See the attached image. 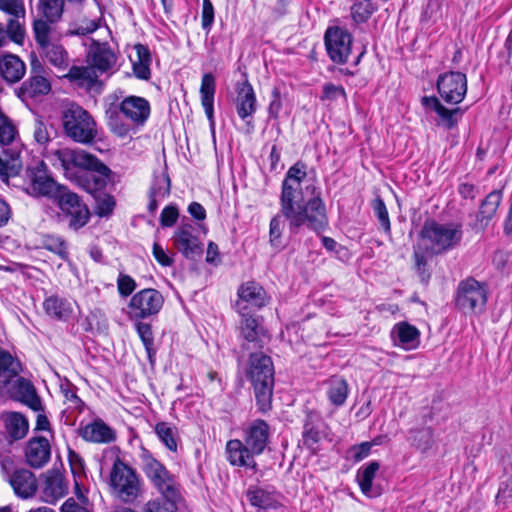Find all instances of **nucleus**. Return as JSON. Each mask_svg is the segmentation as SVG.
Here are the masks:
<instances>
[{
  "label": "nucleus",
  "mask_w": 512,
  "mask_h": 512,
  "mask_svg": "<svg viewBox=\"0 0 512 512\" xmlns=\"http://www.w3.org/2000/svg\"><path fill=\"white\" fill-rule=\"evenodd\" d=\"M65 0H39L38 12L50 23H57L63 15Z\"/></svg>",
  "instance_id": "nucleus-37"
},
{
  "label": "nucleus",
  "mask_w": 512,
  "mask_h": 512,
  "mask_svg": "<svg viewBox=\"0 0 512 512\" xmlns=\"http://www.w3.org/2000/svg\"><path fill=\"white\" fill-rule=\"evenodd\" d=\"M285 220L288 222L280 206V212L271 219L269 226V241L273 247L278 248L282 245L281 237L285 227Z\"/></svg>",
  "instance_id": "nucleus-43"
},
{
  "label": "nucleus",
  "mask_w": 512,
  "mask_h": 512,
  "mask_svg": "<svg viewBox=\"0 0 512 512\" xmlns=\"http://www.w3.org/2000/svg\"><path fill=\"white\" fill-rule=\"evenodd\" d=\"M462 234L461 226L441 224L434 220L426 221L421 230V237L433 254H440L457 246Z\"/></svg>",
  "instance_id": "nucleus-8"
},
{
  "label": "nucleus",
  "mask_w": 512,
  "mask_h": 512,
  "mask_svg": "<svg viewBox=\"0 0 512 512\" xmlns=\"http://www.w3.org/2000/svg\"><path fill=\"white\" fill-rule=\"evenodd\" d=\"M21 371L20 362L9 352L0 348V379L3 383H8L16 377Z\"/></svg>",
  "instance_id": "nucleus-39"
},
{
  "label": "nucleus",
  "mask_w": 512,
  "mask_h": 512,
  "mask_svg": "<svg viewBox=\"0 0 512 512\" xmlns=\"http://www.w3.org/2000/svg\"><path fill=\"white\" fill-rule=\"evenodd\" d=\"M373 210L374 213L382 227V229L389 233L391 230V224L389 219V214L386 208L384 201L381 198H377L373 202Z\"/></svg>",
  "instance_id": "nucleus-55"
},
{
  "label": "nucleus",
  "mask_w": 512,
  "mask_h": 512,
  "mask_svg": "<svg viewBox=\"0 0 512 512\" xmlns=\"http://www.w3.org/2000/svg\"><path fill=\"white\" fill-rule=\"evenodd\" d=\"M487 301L486 290H458L456 306L463 311L481 310Z\"/></svg>",
  "instance_id": "nucleus-27"
},
{
  "label": "nucleus",
  "mask_w": 512,
  "mask_h": 512,
  "mask_svg": "<svg viewBox=\"0 0 512 512\" xmlns=\"http://www.w3.org/2000/svg\"><path fill=\"white\" fill-rule=\"evenodd\" d=\"M50 22L44 18L36 19L33 22V33L35 37V41L38 44L39 48L44 47L45 45L51 43L50 34L51 27Z\"/></svg>",
  "instance_id": "nucleus-48"
},
{
  "label": "nucleus",
  "mask_w": 512,
  "mask_h": 512,
  "mask_svg": "<svg viewBox=\"0 0 512 512\" xmlns=\"http://www.w3.org/2000/svg\"><path fill=\"white\" fill-rule=\"evenodd\" d=\"M49 158L53 166L61 168L71 180H75L81 170L96 163V156L82 149H57L50 153Z\"/></svg>",
  "instance_id": "nucleus-9"
},
{
  "label": "nucleus",
  "mask_w": 512,
  "mask_h": 512,
  "mask_svg": "<svg viewBox=\"0 0 512 512\" xmlns=\"http://www.w3.org/2000/svg\"><path fill=\"white\" fill-rule=\"evenodd\" d=\"M88 324L90 326V329H96L100 333H104L108 329V322L107 319L102 317L101 313L99 311L92 312L87 317Z\"/></svg>",
  "instance_id": "nucleus-63"
},
{
  "label": "nucleus",
  "mask_w": 512,
  "mask_h": 512,
  "mask_svg": "<svg viewBox=\"0 0 512 512\" xmlns=\"http://www.w3.org/2000/svg\"><path fill=\"white\" fill-rule=\"evenodd\" d=\"M79 434L85 441L92 443H111L116 439L115 431L101 419L80 428Z\"/></svg>",
  "instance_id": "nucleus-22"
},
{
  "label": "nucleus",
  "mask_w": 512,
  "mask_h": 512,
  "mask_svg": "<svg viewBox=\"0 0 512 512\" xmlns=\"http://www.w3.org/2000/svg\"><path fill=\"white\" fill-rule=\"evenodd\" d=\"M62 123L65 134L75 142L88 144L97 136L96 122L78 105H71L63 112Z\"/></svg>",
  "instance_id": "nucleus-6"
},
{
  "label": "nucleus",
  "mask_w": 512,
  "mask_h": 512,
  "mask_svg": "<svg viewBox=\"0 0 512 512\" xmlns=\"http://www.w3.org/2000/svg\"><path fill=\"white\" fill-rule=\"evenodd\" d=\"M117 57L108 43L93 41L87 54V66H72L65 75L80 86L93 87L100 74L109 72L116 64Z\"/></svg>",
  "instance_id": "nucleus-3"
},
{
  "label": "nucleus",
  "mask_w": 512,
  "mask_h": 512,
  "mask_svg": "<svg viewBox=\"0 0 512 512\" xmlns=\"http://www.w3.org/2000/svg\"><path fill=\"white\" fill-rule=\"evenodd\" d=\"M141 459L143 471L150 481L167 470L163 464L147 451L142 454Z\"/></svg>",
  "instance_id": "nucleus-47"
},
{
  "label": "nucleus",
  "mask_w": 512,
  "mask_h": 512,
  "mask_svg": "<svg viewBox=\"0 0 512 512\" xmlns=\"http://www.w3.org/2000/svg\"><path fill=\"white\" fill-rule=\"evenodd\" d=\"M6 39L9 38L17 44H22L25 37L24 19L22 17H12L8 20L5 29Z\"/></svg>",
  "instance_id": "nucleus-49"
},
{
  "label": "nucleus",
  "mask_w": 512,
  "mask_h": 512,
  "mask_svg": "<svg viewBox=\"0 0 512 512\" xmlns=\"http://www.w3.org/2000/svg\"><path fill=\"white\" fill-rule=\"evenodd\" d=\"M17 129L12 120L0 111V178L6 180L19 173L21 151L16 142Z\"/></svg>",
  "instance_id": "nucleus-5"
},
{
  "label": "nucleus",
  "mask_w": 512,
  "mask_h": 512,
  "mask_svg": "<svg viewBox=\"0 0 512 512\" xmlns=\"http://www.w3.org/2000/svg\"><path fill=\"white\" fill-rule=\"evenodd\" d=\"M108 115V126L111 131L114 132L118 136H125L129 129L126 125L120 123L119 116L116 110L107 111Z\"/></svg>",
  "instance_id": "nucleus-59"
},
{
  "label": "nucleus",
  "mask_w": 512,
  "mask_h": 512,
  "mask_svg": "<svg viewBox=\"0 0 512 512\" xmlns=\"http://www.w3.org/2000/svg\"><path fill=\"white\" fill-rule=\"evenodd\" d=\"M380 468V464L377 461L370 462L362 470L358 471L357 481L360 486L362 493L368 497H378L381 495V489L373 485V479Z\"/></svg>",
  "instance_id": "nucleus-28"
},
{
  "label": "nucleus",
  "mask_w": 512,
  "mask_h": 512,
  "mask_svg": "<svg viewBox=\"0 0 512 512\" xmlns=\"http://www.w3.org/2000/svg\"><path fill=\"white\" fill-rule=\"evenodd\" d=\"M95 213L100 217H106L112 213L115 207L113 196L108 194L95 196Z\"/></svg>",
  "instance_id": "nucleus-54"
},
{
  "label": "nucleus",
  "mask_w": 512,
  "mask_h": 512,
  "mask_svg": "<svg viewBox=\"0 0 512 512\" xmlns=\"http://www.w3.org/2000/svg\"><path fill=\"white\" fill-rule=\"evenodd\" d=\"M319 416L315 413H308L303 429V444L308 448H313L320 440Z\"/></svg>",
  "instance_id": "nucleus-41"
},
{
  "label": "nucleus",
  "mask_w": 512,
  "mask_h": 512,
  "mask_svg": "<svg viewBox=\"0 0 512 512\" xmlns=\"http://www.w3.org/2000/svg\"><path fill=\"white\" fill-rule=\"evenodd\" d=\"M51 91V83L46 76V71L38 59L31 61L30 76L17 91L22 100L33 99L47 95Z\"/></svg>",
  "instance_id": "nucleus-13"
},
{
  "label": "nucleus",
  "mask_w": 512,
  "mask_h": 512,
  "mask_svg": "<svg viewBox=\"0 0 512 512\" xmlns=\"http://www.w3.org/2000/svg\"><path fill=\"white\" fill-rule=\"evenodd\" d=\"M137 52V60L133 62L134 75L141 80H148L150 78V62L151 56L148 48L142 44L135 46Z\"/></svg>",
  "instance_id": "nucleus-38"
},
{
  "label": "nucleus",
  "mask_w": 512,
  "mask_h": 512,
  "mask_svg": "<svg viewBox=\"0 0 512 512\" xmlns=\"http://www.w3.org/2000/svg\"><path fill=\"white\" fill-rule=\"evenodd\" d=\"M179 213L178 209L175 205H168L166 206L160 215V223L162 227H172L177 219H178Z\"/></svg>",
  "instance_id": "nucleus-61"
},
{
  "label": "nucleus",
  "mask_w": 512,
  "mask_h": 512,
  "mask_svg": "<svg viewBox=\"0 0 512 512\" xmlns=\"http://www.w3.org/2000/svg\"><path fill=\"white\" fill-rule=\"evenodd\" d=\"M68 460L72 474L75 478L81 479L85 476V463L83 458L73 450L68 452Z\"/></svg>",
  "instance_id": "nucleus-58"
},
{
  "label": "nucleus",
  "mask_w": 512,
  "mask_h": 512,
  "mask_svg": "<svg viewBox=\"0 0 512 512\" xmlns=\"http://www.w3.org/2000/svg\"><path fill=\"white\" fill-rule=\"evenodd\" d=\"M242 319L240 322V332L242 337L248 342H258L264 336L265 330L259 319L249 313H240Z\"/></svg>",
  "instance_id": "nucleus-33"
},
{
  "label": "nucleus",
  "mask_w": 512,
  "mask_h": 512,
  "mask_svg": "<svg viewBox=\"0 0 512 512\" xmlns=\"http://www.w3.org/2000/svg\"><path fill=\"white\" fill-rule=\"evenodd\" d=\"M171 180L167 173L161 172L154 174L151 187L149 189V197H157L163 200L170 194Z\"/></svg>",
  "instance_id": "nucleus-42"
},
{
  "label": "nucleus",
  "mask_w": 512,
  "mask_h": 512,
  "mask_svg": "<svg viewBox=\"0 0 512 512\" xmlns=\"http://www.w3.org/2000/svg\"><path fill=\"white\" fill-rule=\"evenodd\" d=\"M215 89V77L211 73L204 74L200 86L201 103L207 118L211 121L213 119Z\"/></svg>",
  "instance_id": "nucleus-34"
},
{
  "label": "nucleus",
  "mask_w": 512,
  "mask_h": 512,
  "mask_svg": "<svg viewBox=\"0 0 512 512\" xmlns=\"http://www.w3.org/2000/svg\"><path fill=\"white\" fill-rule=\"evenodd\" d=\"M120 111L134 124L143 125L150 115V104L143 97L129 96L120 103Z\"/></svg>",
  "instance_id": "nucleus-19"
},
{
  "label": "nucleus",
  "mask_w": 512,
  "mask_h": 512,
  "mask_svg": "<svg viewBox=\"0 0 512 512\" xmlns=\"http://www.w3.org/2000/svg\"><path fill=\"white\" fill-rule=\"evenodd\" d=\"M306 176L307 165L297 161L288 169L282 182L280 205L291 234L299 233L303 227L321 232L328 225L326 207L316 186H306V190H311L312 197L303 200L301 184Z\"/></svg>",
  "instance_id": "nucleus-1"
},
{
  "label": "nucleus",
  "mask_w": 512,
  "mask_h": 512,
  "mask_svg": "<svg viewBox=\"0 0 512 512\" xmlns=\"http://www.w3.org/2000/svg\"><path fill=\"white\" fill-rule=\"evenodd\" d=\"M164 299L159 290H139L134 294L129 303L131 318L144 319L157 314Z\"/></svg>",
  "instance_id": "nucleus-15"
},
{
  "label": "nucleus",
  "mask_w": 512,
  "mask_h": 512,
  "mask_svg": "<svg viewBox=\"0 0 512 512\" xmlns=\"http://www.w3.org/2000/svg\"><path fill=\"white\" fill-rule=\"evenodd\" d=\"M247 496L251 505L261 509L274 508L277 504L273 494L262 489L249 490Z\"/></svg>",
  "instance_id": "nucleus-44"
},
{
  "label": "nucleus",
  "mask_w": 512,
  "mask_h": 512,
  "mask_svg": "<svg viewBox=\"0 0 512 512\" xmlns=\"http://www.w3.org/2000/svg\"><path fill=\"white\" fill-rule=\"evenodd\" d=\"M236 110L242 120L251 117L256 111V96L252 85L245 80L237 83Z\"/></svg>",
  "instance_id": "nucleus-23"
},
{
  "label": "nucleus",
  "mask_w": 512,
  "mask_h": 512,
  "mask_svg": "<svg viewBox=\"0 0 512 512\" xmlns=\"http://www.w3.org/2000/svg\"><path fill=\"white\" fill-rule=\"evenodd\" d=\"M0 10L10 14L12 17L25 18L23 0H0Z\"/></svg>",
  "instance_id": "nucleus-57"
},
{
  "label": "nucleus",
  "mask_w": 512,
  "mask_h": 512,
  "mask_svg": "<svg viewBox=\"0 0 512 512\" xmlns=\"http://www.w3.org/2000/svg\"><path fill=\"white\" fill-rule=\"evenodd\" d=\"M247 378L254 388L259 410L268 411L271 408L274 387V367L271 358L263 353L251 354Z\"/></svg>",
  "instance_id": "nucleus-4"
},
{
  "label": "nucleus",
  "mask_w": 512,
  "mask_h": 512,
  "mask_svg": "<svg viewBox=\"0 0 512 512\" xmlns=\"http://www.w3.org/2000/svg\"><path fill=\"white\" fill-rule=\"evenodd\" d=\"M174 247L187 259H195L203 253V245L196 228L190 224H181L172 237Z\"/></svg>",
  "instance_id": "nucleus-17"
},
{
  "label": "nucleus",
  "mask_w": 512,
  "mask_h": 512,
  "mask_svg": "<svg viewBox=\"0 0 512 512\" xmlns=\"http://www.w3.org/2000/svg\"><path fill=\"white\" fill-rule=\"evenodd\" d=\"M441 119L442 125L450 130L454 128L458 121L462 118L464 111L457 107L455 109H447L444 105L436 112Z\"/></svg>",
  "instance_id": "nucleus-51"
},
{
  "label": "nucleus",
  "mask_w": 512,
  "mask_h": 512,
  "mask_svg": "<svg viewBox=\"0 0 512 512\" xmlns=\"http://www.w3.org/2000/svg\"><path fill=\"white\" fill-rule=\"evenodd\" d=\"M98 28V25L93 20H83L81 24H75L69 33L71 35L85 36L93 33Z\"/></svg>",
  "instance_id": "nucleus-64"
},
{
  "label": "nucleus",
  "mask_w": 512,
  "mask_h": 512,
  "mask_svg": "<svg viewBox=\"0 0 512 512\" xmlns=\"http://www.w3.org/2000/svg\"><path fill=\"white\" fill-rule=\"evenodd\" d=\"M55 199L70 228L78 230L87 224L90 212L76 193L63 187Z\"/></svg>",
  "instance_id": "nucleus-10"
},
{
  "label": "nucleus",
  "mask_w": 512,
  "mask_h": 512,
  "mask_svg": "<svg viewBox=\"0 0 512 512\" xmlns=\"http://www.w3.org/2000/svg\"><path fill=\"white\" fill-rule=\"evenodd\" d=\"M339 98L346 100L347 94L343 86L333 83H325L322 87L321 101L333 102Z\"/></svg>",
  "instance_id": "nucleus-53"
},
{
  "label": "nucleus",
  "mask_w": 512,
  "mask_h": 512,
  "mask_svg": "<svg viewBox=\"0 0 512 512\" xmlns=\"http://www.w3.org/2000/svg\"><path fill=\"white\" fill-rule=\"evenodd\" d=\"M414 433L413 442L418 449L426 451L433 443V431L431 428H422L419 430L411 431Z\"/></svg>",
  "instance_id": "nucleus-56"
},
{
  "label": "nucleus",
  "mask_w": 512,
  "mask_h": 512,
  "mask_svg": "<svg viewBox=\"0 0 512 512\" xmlns=\"http://www.w3.org/2000/svg\"><path fill=\"white\" fill-rule=\"evenodd\" d=\"M40 49L49 63L53 66L62 70H65L68 67L69 63L67 52L59 43L51 42Z\"/></svg>",
  "instance_id": "nucleus-40"
},
{
  "label": "nucleus",
  "mask_w": 512,
  "mask_h": 512,
  "mask_svg": "<svg viewBox=\"0 0 512 512\" xmlns=\"http://www.w3.org/2000/svg\"><path fill=\"white\" fill-rule=\"evenodd\" d=\"M51 447L49 441L42 436L31 438L25 448V458L29 466L42 468L50 459Z\"/></svg>",
  "instance_id": "nucleus-18"
},
{
  "label": "nucleus",
  "mask_w": 512,
  "mask_h": 512,
  "mask_svg": "<svg viewBox=\"0 0 512 512\" xmlns=\"http://www.w3.org/2000/svg\"><path fill=\"white\" fill-rule=\"evenodd\" d=\"M5 433L11 441L23 439L29 430L28 419L20 412H9L3 415Z\"/></svg>",
  "instance_id": "nucleus-26"
},
{
  "label": "nucleus",
  "mask_w": 512,
  "mask_h": 512,
  "mask_svg": "<svg viewBox=\"0 0 512 512\" xmlns=\"http://www.w3.org/2000/svg\"><path fill=\"white\" fill-rule=\"evenodd\" d=\"M269 439V426L261 419L253 421L244 432V441L233 439L226 444L227 460L233 466L257 471L254 459L265 450Z\"/></svg>",
  "instance_id": "nucleus-2"
},
{
  "label": "nucleus",
  "mask_w": 512,
  "mask_h": 512,
  "mask_svg": "<svg viewBox=\"0 0 512 512\" xmlns=\"http://www.w3.org/2000/svg\"><path fill=\"white\" fill-rule=\"evenodd\" d=\"M44 308L47 314L57 319H67L73 312L72 303L57 295L48 297L44 302Z\"/></svg>",
  "instance_id": "nucleus-36"
},
{
  "label": "nucleus",
  "mask_w": 512,
  "mask_h": 512,
  "mask_svg": "<svg viewBox=\"0 0 512 512\" xmlns=\"http://www.w3.org/2000/svg\"><path fill=\"white\" fill-rule=\"evenodd\" d=\"M136 330L147 352L150 354L153 345V333L150 324L139 322L136 324Z\"/></svg>",
  "instance_id": "nucleus-60"
},
{
  "label": "nucleus",
  "mask_w": 512,
  "mask_h": 512,
  "mask_svg": "<svg viewBox=\"0 0 512 512\" xmlns=\"http://www.w3.org/2000/svg\"><path fill=\"white\" fill-rule=\"evenodd\" d=\"M352 35L341 27H329L324 35V42L330 59L337 64L347 62L351 53Z\"/></svg>",
  "instance_id": "nucleus-12"
},
{
  "label": "nucleus",
  "mask_w": 512,
  "mask_h": 512,
  "mask_svg": "<svg viewBox=\"0 0 512 512\" xmlns=\"http://www.w3.org/2000/svg\"><path fill=\"white\" fill-rule=\"evenodd\" d=\"M8 482L15 494L22 499L32 497L38 487L35 475L27 469L15 470L8 476Z\"/></svg>",
  "instance_id": "nucleus-20"
},
{
  "label": "nucleus",
  "mask_w": 512,
  "mask_h": 512,
  "mask_svg": "<svg viewBox=\"0 0 512 512\" xmlns=\"http://www.w3.org/2000/svg\"><path fill=\"white\" fill-rule=\"evenodd\" d=\"M25 73L26 65L17 55L7 54L0 59V74L6 82L17 83Z\"/></svg>",
  "instance_id": "nucleus-25"
},
{
  "label": "nucleus",
  "mask_w": 512,
  "mask_h": 512,
  "mask_svg": "<svg viewBox=\"0 0 512 512\" xmlns=\"http://www.w3.org/2000/svg\"><path fill=\"white\" fill-rule=\"evenodd\" d=\"M155 432L160 441L170 450L177 451V438L176 431L173 427L168 425L166 422L157 423L155 426Z\"/></svg>",
  "instance_id": "nucleus-45"
},
{
  "label": "nucleus",
  "mask_w": 512,
  "mask_h": 512,
  "mask_svg": "<svg viewBox=\"0 0 512 512\" xmlns=\"http://www.w3.org/2000/svg\"><path fill=\"white\" fill-rule=\"evenodd\" d=\"M326 395L334 406H342L348 396L349 386L347 381L340 376H332L324 382Z\"/></svg>",
  "instance_id": "nucleus-30"
},
{
  "label": "nucleus",
  "mask_w": 512,
  "mask_h": 512,
  "mask_svg": "<svg viewBox=\"0 0 512 512\" xmlns=\"http://www.w3.org/2000/svg\"><path fill=\"white\" fill-rule=\"evenodd\" d=\"M437 89L448 104H459L467 93V78L461 72H448L439 75Z\"/></svg>",
  "instance_id": "nucleus-14"
},
{
  "label": "nucleus",
  "mask_w": 512,
  "mask_h": 512,
  "mask_svg": "<svg viewBox=\"0 0 512 512\" xmlns=\"http://www.w3.org/2000/svg\"><path fill=\"white\" fill-rule=\"evenodd\" d=\"M13 389L17 399L21 403L25 404L36 412L43 410L41 398L29 380L22 377L18 378L14 384Z\"/></svg>",
  "instance_id": "nucleus-24"
},
{
  "label": "nucleus",
  "mask_w": 512,
  "mask_h": 512,
  "mask_svg": "<svg viewBox=\"0 0 512 512\" xmlns=\"http://www.w3.org/2000/svg\"><path fill=\"white\" fill-rule=\"evenodd\" d=\"M501 199V191L494 190L490 192L482 201L479 212L476 216V220L481 228L486 227L490 220L494 217L500 205Z\"/></svg>",
  "instance_id": "nucleus-31"
},
{
  "label": "nucleus",
  "mask_w": 512,
  "mask_h": 512,
  "mask_svg": "<svg viewBox=\"0 0 512 512\" xmlns=\"http://www.w3.org/2000/svg\"><path fill=\"white\" fill-rule=\"evenodd\" d=\"M180 499L160 498L150 500L145 505V512H175Z\"/></svg>",
  "instance_id": "nucleus-50"
},
{
  "label": "nucleus",
  "mask_w": 512,
  "mask_h": 512,
  "mask_svg": "<svg viewBox=\"0 0 512 512\" xmlns=\"http://www.w3.org/2000/svg\"><path fill=\"white\" fill-rule=\"evenodd\" d=\"M214 21V8L210 0H203L201 25L204 30L209 31Z\"/></svg>",
  "instance_id": "nucleus-62"
},
{
  "label": "nucleus",
  "mask_w": 512,
  "mask_h": 512,
  "mask_svg": "<svg viewBox=\"0 0 512 512\" xmlns=\"http://www.w3.org/2000/svg\"><path fill=\"white\" fill-rule=\"evenodd\" d=\"M67 493V485L60 474H53L46 478L42 490L43 499L47 503H55Z\"/></svg>",
  "instance_id": "nucleus-32"
},
{
  "label": "nucleus",
  "mask_w": 512,
  "mask_h": 512,
  "mask_svg": "<svg viewBox=\"0 0 512 512\" xmlns=\"http://www.w3.org/2000/svg\"><path fill=\"white\" fill-rule=\"evenodd\" d=\"M376 7L372 0H358L351 7V14L355 22L364 23L374 13Z\"/></svg>",
  "instance_id": "nucleus-46"
},
{
  "label": "nucleus",
  "mask_w": 512,
  "mask_h": 512,
  "mask_svg": "<svg viewBox=\"0 0 512 512\" xmlns=\"http://www.w3.org/2000/svg\"><path fill=\"white\" fill-rule=\"evenodd\" d=\"M390 335L394 344L405 350L416 349L420 344V331L406 321L395 324Z\"/></svg>",
  "instance_id": "nucleus-21"
},
{
  "label": "nucleus",
  "mask_w": 512,
  "mask_h": 512,
  "mask_svg": "<svg viewBox=\"0 0 512 512\" xmlns=\"http://www.w3.org/2000/svg\"><path fill=\"white\" fill-rule=\"evenodd\" d=\"M111 174L110 168L96 157V163L81 170L74 181L88 193L95 194L106 187Z\"/></svg>",
  "instance_id": "nucleus-16"
},
{
  "label": "nucleus",
  "mask_w": 512,
  "mask_h": 512,
  "mask_svg": "<svg viewBox=\"0 0 512 512\" xmlns=\"http://www.w3.org/2000/svg\"><path fill=\"white\" fill-rule=\"evenodd\" d=\"M26 192L34 197L55 198L64 187L59 185L47 172L44 163L27 172Z\"/></svg>",
  "instance_id": "nucleus-11"
},
{
  "label": "nucleus",
  "mask_w": 512,
  "mask_h": 512,
  "mask_svg": "<svg viewBox=\"0 0 512 512\" xmlns=\"http://www.w3.org/2000/svg\"><path fill=\"white\" fill-rule=\"evenodd\" d=\"M239 299L236 307L239 313H249L250 308H261L266 305V290H238Z\"/></svg>",
  "instance_id": "nucleus-29"
},
{
  "label": "nucleus",
  "mask_w": 512,
  "mask_h": 512,
  "mask_svg": "<svg viewBox=\"0 0 512 512\" xmlns=\"http://www.w3.org/2000/svg\"><path fill=\"white\" fill-rule=\"evenodd\" d=\"M43 247L55 254L61 259H68L67 245L65 241L59 237L48 236L43 241Z\"/></svg>",
  "instance_id": "nucleus-52"
},
{
  "label": "nucleus",
  "mask_w": 512,
  "mask_h": 512,
  "mask_svg": "<svg viewBox=\"0 0 512 512\" xmlns=\"http://www.w3.org/2000/svg\"><path fill=\"white\" fill-rule=\"evenodd\" d=\"M112 494L121 502L131 504L141 494V482L136 472L120 458L114 461L110 473Z\"/></svg>",
  "instance_id": "nucleus-7"
},
{
  "label": "nucleus",
  "mask_w": 512,
  "mask_h": 512,
  "mask_svg": "<svg viewBox=\"0 0 512 512\" xmlns=\"http://www.w3.org/2000/svg\"><path fill=\"white\" fill-rule=\"evenodd\" d=\"M151 482L164 498H181L179 486L174 476L168 470L151 480Z\"/></svg>",
  "instance_id": "nucleus-35"
}]
</instances>
